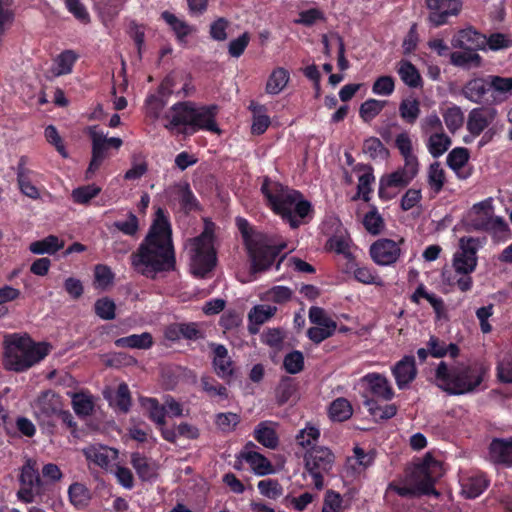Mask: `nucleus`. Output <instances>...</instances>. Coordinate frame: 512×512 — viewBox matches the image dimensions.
Masks as SVG:
<instances>
[{"instance_id":"obj_14","label":"nucleus","mask_w":512,"mask_h":512,"mask_svg":"<svg viewBox=\"0 0 512 512\" xmlns=\"http://www.w3.org/2000/svg\"><path fill=\"white\" fill-rule=\"evenodd\" d=\"M480 238L462 237L459 240V249L453 256L455 273H472L477 266V252L482 247Z\"/></svg>"},{"instance_id":"obj_13","label":"nucleus","mask_w":512,"mask_h":512,"mask_svg":"<svg viewBox=\"0 0 512 512\" xmlns=\"http://www.w3.org/2000/svg\"><path fill=\"white\" fill-rule=\"evenodd\" d=\"M19 482L17 497L24 503H32L43 494V482L34 461L27 460L23 465Z\"/></svg>"},{"instance_id":"obj_8","label":"nucleus","mask_w":512,"mask_h":512,"mask_svg":"<svg viewBox=\"0 0 512 512\" xmlns=\"http://www.w3.org/2000/svg\"><path fill=\"white\" fill-rule=\"evenodd\" d=\"M88 135L91 138L92 156L85 173L87 180L91 179L94 173L101 167L103 162L111 156V150L118 151L123 144L119 137H108L97 126L88 128Z\"/></svg>"},{"instance_id":"obj_1","label":"nucleus","mask_w":512,"mask_h":512,"mask_svg":"<svg viewBox=\"0 0 512 512\" xmlns=\"http://www.w3.org/2000/svg\"><path fill=\"white\" fill-rule=\"evenodd\" d=\"M131 264L138 273L151 279L175 269L172 228L163 209H157L146 237L131 255Z\"/></svg>"},{"instance_id":"obj_30","label":"nucleus","mask_w":512,"mask_h":512,"mask_svg":"<svg viewBox=\"0 0 512 512\" xmlns=\"http://www.w3.org/2000/svg\"><path fill=\"white\" fill-rule=\"evenodd\" d=\"M489 454L495 462L512 466V438L494 439L490 444Z\"/></svg>"},{"instance_id":"obj_3","label":"nucleus","mask_w":512,"mask_h":512,"mask_svg":"<svg viewBox=\"0 0 512 512\" xmlns=\"http://www.w3.org/2000/svg\"><path fill=\"white\" fill-rule=\"evenodd\" d=\"M261 191L272 210L287 221L292 228H297L311 211V204L303 199L296 190L279 182L265 178Z\"/></svg>"},{"instance_id":"obj_35","label":"nucleus","mask_w":512,"mask_h":512,"mask_svg":"<svg viewBox=\"0 0 512 512\" xmlns=\"http://www.w3.org/2000/svg\"><path fill=\"white\" fill-rule=\"evenodd\" d=\"M162 18L174 31L179 43L185 45L187 43L186 37L193 32V27L168 11L162 13Z\"/></svg>"},{"instance_id":"obj_28","label":"nucleus","mask_w":512,"mask_h":512,"mask_svg":"<svg viewBox=\"0 0 512 512\" xmlns=\"http://www.w3.org/2000/svg\"><path fill=\"white\" fill-rule=\"evenodd\" d=\"M424 138L426 148L433 158H439L444 155L452 145V140L445 131Z\"/></svg>"},{"instance_id":"obj_46","label":"nucleus","mask_w":512,"mask_h":512,"mask_svg":"<svg viewBox=\"0 0 512 512\" xmlns=\"http://www.w3.org/2000/svg\"><path fill=\"white\" fill-rule=\"evenodd\" d=\"M395 145L404 158V162L413 165H419L416 155L413 153L412 141L407 132L396 136Z\"/></svg>"},{"instance_id":"obj_9","label":"nucleus","mask_w":512,"mask_h":512,"mask_svg":"<svg viewBox=\"0 0 512 512\" xmlns=\"http://www.w3.org/2000/svg\"><path fill=\"white\" fill-rule=\"evenodd\" d=\"M434 480L425 464L418 465L412 471L408 480L403 484H390L387 488V496L396 493L401 497H415L438 493L434 489Z\"/></svg>"},{"instance_id":"obj_20","label":"nucleus","mask_w":512,"mask_h":512,"mask_svg":"<svg viewBox=\"0 0 512 512\" xmlns=\"http://www.w3.org/2000/svg\"><path fill=\"white\" fill-rule=\"evenodd\" d=\"M397 387L400 390L407 389L417 376L415 358L404 356L391 369Z\"/></svg>"},{"instance_id":"obj_45","label":"nucleus","mask_w":512,"mask_h":512,"mask_svg":"<svg viewBox=\"0 0 512 512\" xmlns=\"http://www.w3.org/2000/svg\"><path fill=\"white\" fill-rule=\"evenodd\" d=\"M354 278L365 285L384 286L383 279L374 271L373 268L367 266L354 265L352 269Z\"/></svg>"},{"instance_id":"obj_7","label":"nucleus","mask_w":512,"mask_h":512,"mask_svg":"<svg viewBox=\"0 0 512 512\" xmlns=\"http://www.w3.org/2000/svg\"><path fill=\"white\" fill-rule=\"evenodd\" d=\"M237 227L245 238L246 245L251 257V269L253 273L268 269L275 261L279 252L286 247L281 244L278 248L267 243L262 235L250 236L251 227L244 218L236 219Z\"/></svg>"},{"instance_id":"obj_49","label":"nucleus","mask_w":512,"mask_h":512,"mask_svg":"<svg viewBox=\"0 0 512 512\" xmlns=\"http://www.w3.org/2000/svg\"><path fill=\"white\" fill-rule=\"evenodd\" d=\"M143 407L147 410L149 418L158 426L165 424L166 411L164 404L161 405L154 398H146L142 401Z\"/></svg>"},{"instance_id":"obj_15","label":"nucleus","mask_w":512,"mask_h":512,"mask_svg":"<svg viewBox=\"0 0 512 512\" xmlns=\"http://www.w3.org/2000/svg\"><path fill=\"white\" fill-rule=\"evenodd\" d=\"M32 407L36 418L41 424L53 426L57 414L61 412L63 403L57 393L52 390H46L37 397Z\"/></svg>"},{"instance_id":"obj_57","label":"nucleus","mask_w":512,"mask_h":512,"mask_svg":"<svg viewBox=\"0 0 512 512\" xmlns=\"http://www.w3.org/2000/svg\"><path fill=\"white\" fill-rule=\"evenodd\" d=\"M277 308L272 305H257L249 312V320L257 325L268 321L276 313Z\"/></svg>"},{"instance_id":"obj_48","label":"nucleus","mask_w":512,"mask_h":512,"mask_svg":"<svg viewBox=\"0 0 512 512\" xmlns=\"http://www.w3.org/2000/svg\"><path fill=\"white\" fill-rule=\"evenodd\" d=\"M386 101L370 98L364 101L359 109V115L364 122L372 121L381 113L386 105Z\"/></svg>"},{"instance_id":"obj_61","label":"nucleus","mask_w":512,"mask_h":512,"mask_svg":"<svg viewBox=\"0 0 512 512\" xmlns=\"http://www.w3.org/2000/svg\"><path fill=\"white\" fill-rule=\"evenodd\" d=\"M395 90V80L393 77L383 75L378 77L372 86V92L378 96H390Z\"/></svg>"},{"instance_id":"obj_24","label":"nucleus","mask_w":512,"mask_h":512,"mask_svg":"<svg viewBox=\"0 0 512 512\" xmlns=\"http://www.w3.org/2000/svg\"><path fill=\"white\" fill-rule=\"evenodd\" d=\"M396 72L401 81L410 89L423 87V79L416 68L409 60L401 59L396 64Z\"/></svg>"},{"instance_id":"obj_43","label":"nucleus","mask_w":512,"mask_h":512,"mask_svg":"<svg viewBox=\"0 0 512 512\" xmlns=\"http://www.w3.org/2000/svg\"><path fill=\"white\" fill-rule=\"evenodd\" d=\"M250 109L253 112L252 133L257 135L263 134L270 125V118L266 114L265 106L252 102Z\"/></svg>"},{"instance_id":"obj_32","label":"nucleus","mask_w":512,"mask_h":512,"mask_svg":"<svg viewBox=\"0 0 512 512\" xmlns=\"http://www.w3.org/2000/svg\"><path fill=\"white\" fill-rule=\"evenodd\" d=\"M242 458L249 464L252 471L258 476L268 475L273 472L271 462L262 454L256 451L245 450L242 453Z\"/></svg>"},{"instance_id":"obj_64","label":"nucleus","mask_w":512,"mask_h":512,"mask_svg":"<svg viewBox=\"0 0 512 512\" xmlns=\"http://www.w3.org/2000/svg\"><path fill=\"white\" fill-rule=\"evenodd\" d=\"M283 365L285 370L290 374L299 373L304 366V357L300 351H293L284 358Z\"/></svg>"},{"instance_id":"obj_56","label":"nucleus","mask_w":512,"mask_h":512,"mask_svg":"<svg viewBox=\"0 0 512 512\" xmlns=\"http://www.w3.org/2000/svg\"><path fill=\"white\" fill-rule=\"evenodd\" d=\"M497 377L502 383H512V352L505 353L497 362Z\"/></svg>"},{"instance_id":"obj_23","label":"nucleus","mask_w":512,"mask_h":512,"mask_svg":"<svg viewBox=\"0 0 512 512\" xmlns=\"http://www.w3.org/2000/svg\"><path fill=\"white\" fill-rule=\"evenodd\" d=\"M370 392L377 398L389 401L394 397L391 383L386 376L379 373H368L363 378Z\"/></svg>"},{"instance_id":"obj_36","label":"nucleus","mask_w":512,"mask_h":512,"mask_svg":"<svg viewBox=\"0 0 512 512\" xmlns=\"http://www.w3.org/2000/svg\"><path fill=\"white\" fill-rule=\"evenodd\" d=\"M31 171L25 168V159L21 158L17 167V180L18 185L23 194L31 199H38L40 197L39 190L30 181Z\"/></svg>"},{"instance_id":"obj_51","label":"nucleus","mask_w":512,"mask_h":512,"mask_svg":"<svg viewBox=\"0 0 512 512\" xmlns=\"http://www.w3.org/2000/svg\"><path fill=\"white\" fill-rule=\"evenodd\" d=\"M362 223L367 232L372 235H378L384 229V220L376 207H372L371 210L364 215Z\"/></svg>"},{"instance_id":"obj_62","label":"nucleus","mask_w":512,"mask_h":512,"mask_svg":"<svg viewBox=\"0 0 512 512\" xmlns=\"http://www.w3.org/2000/svg\"><path fill=\"white\" fill-rule=\"evenodd\" d=\"M111 404L122 412H127L131 405L130 393L127 384L118 386L115 396L110 400Z\"/></svg>"},{"instance_id":"obj_11","label":"nucleus","mask_w":512,"mask_h":512,"mask_svg":"<svg viewBox=\"0 0 512 512\" xmlns=\"http://www.w3.org/2000/svg\"><path fill=\"white\" fill-rule=\"evenodd\" d=\"M334 460V454L325 446H318L305 453V470L312 477L313 484L317 489L323 487V478L331 471Z\"/></svg>"},{"instance_id":"obj_59","label":"nucleus","mask_w":512,"mask_h":512,"mask_svg":"<svg viewBox=\"0 0 512 512\" xmlns=\"http://www.w3.org/2000/svg\"><path fill=\"white\" fill-rule=\"evenodd\" d=\"M469 159V152L466 148H454L447 156L448 166L454 170L459 171L465 166Z\"/></svg>"},{"instance_id":"obj_5","label":"nucleus","mask_w":512,"mask_h":512,"mask_svg":"<svg viewBox=\"0 0 512 512\" xmlns=\"http://www.w3.org/2000/svg\"><path fill=\"white\" fill-rule=\"evenodd\" d=\"M4 367L7 370L23 372L44 359L49 353L45 343H32L29 339L10 336L5 340Z\"/></svg>"},{"instance_id":"obj_52","label":"nucleus","mask_w":512,"mask_h":512,"mask_svg":"<svg viewBox=\"0 0 512 512\" xmlns=\"http://www.w3.org/2000/svg\"><path fill=\"white\" fill-rule=\"evenodd\" d=\"M428 184L435 194H438L442 190L445 184V171L439 162H434L429 166Z\"/></svg>"},{"instance_id":"obj_58","label":"nucleus","mask_w":512,"mask_h":512,"mask_svg":"<svg viewBox=\"0 0 512 512\" xmlns=\"http://www.w3.org/2000/svg\"><path fill=\"white\" fill-rule=\"evenodd\" d=\"M73 409L79 416H88L92 413L94 403L89 395L78 393L72 399Z\"/></svg>"},{"instance_id":"obj_22","label":"nucleus","mask_w":512,"mask_h":512,"mask_svg":"<svg viewBox=\"0 0 512 512\" xmlns=\"http://www.w3.org/2000/svg\"><path fill=\"white\" fill-rule=\"evenodd\" d=\"M213 352V368L222 379L228 380L233 376L234 364L229 356L227 348L222 344H211Z\"/></svg>"},{"instance_id":"obj_39","label":"nucleus","mask_w":512,"mask_h":512,"mask_svg":"<svg viewBox=\"0 0 512 512\" xmlns=\"http://www.w3.org/2000/svg\"><path fill=\"white\" fill-rule=\"evenodd\" d=\"M429 353L434 358H442L446 355L456 357L459 354V348L454 343L447 344L435 336H431L427 342Z\"/></svg>"},{"instance_id":"obj_19","label":"nucleus","mask_w":512,"mask_h":512,"mask_svg":"<svg viewBox=\"0 0 512 512\" xmlns=\"http://www.w3.org/2000/svg\"><path fill=\"white\" fill-rule=\"evenodd\" d=\"M89 463H93L105 470L113 472L115 461L118 458V451L116 449L103 446L91 445L83 449Z\"/></svg>"},{"instance_id":"obj_50","label":"nucleus","mask_w":512,"mask_h":512,"mask_svg":"<svg viewBox=\"0 0 512 512\" xmlns=\"http://www.w3.org/2000/svg\"><path fill=\"white\" fill-rule=\"evenodd\" d=\"M419 127L423 137L444 131L442 120L436 112H432L423 117Z\"/></svg>"},{"instance_id":"obj_37","label":"nucleus","mask_w":512,"mask_h":512,"mask_svg":"<svg viewBox=\"0 0 512 512\" xmlns=\"http://www.w3.org/2000/svg\"><path fill=\"white\" fill-rule=\"evenodd\" d=\"M64 247V241L55 235H49L42 240L32 242L29 250L33 254H54Z\"/></svg>"},{"instance_id":"obj_55","label":"nucleus","mask_w":512,"mask_h":512,"mask_svg":"<svg viewBox=\"0 0 512 512\" xmlns=\"http://www.w3.org/2000/svg\"><path fill=\"white\" fill-rule=\"evenodd\" d=\"M309 320L317 327H324L330 330H336V322L330 318L324 309L313 306L309 309Z\"/></svg>"},{"instance_id":"obj_16","label":"nucleus","mask_w":512,"mask_h":512,"mask_svg":"<svg viewBox=\"0 0 512 512\" xmlns=\"http://www.w3.org/2000/svg\"><path fill=\"white\" fill-rule=\"evenodd\" d=\"M430 10L428 22L439 27L448 22L450 16H457L462 9V0H425Z\"/></svg>"},{"instance_id":"obj_40","label":"nucleus","mask_w":512,"mask_h":512,"mask_svg":"<svg viewBox=\"0 0 512 512\" xmlns=\"http://www.w3.org/2000/svg\"><path fill=\"white\" fill-rule=\"evenodd\" d=\"M450 60L454 66L465 69L476 68L481 65L480 55L473 50L462 49V51L453 52Z\"/></svg>"},{"instance_id":"obj_4","label":"nucleus","mask_w":512,"mask_h":512,"mask_svg":"<svg viewBox=\"0 0 512 512\" xmlns=\"http://www.w3.org/2000/svg\"><path fill=\"white\" fill-rule=\"evenodd\" d=\"M488 371L489 366L480 361L452 367L442 361L436 369L435 382L440 389L451 395L468 394L480 386Z\"/></svg>"},{"instance_id":"obj_41","label":"nucleus","mask_w":512,"mask_h":512,"mask_svg":"<svg viewBox=\"0 0 512 512\" xmlns=\"http://www.w3.org/2000/svg\"><path fill=\"white\" fill-rule=\"evenodd\" d=\"M442 117L448 131L452 134H455L464 124V113L462 109L455 104H451L443 110Z\"/></svg>"},{"instance_id":"obj_31","label":"nucleus","mask_w":512,"mask_h":512,"mask_svg":"<svg viewBox=\"0 0 512 512\" xmlns=\"http://www.w3.org/2000/svg\"><path fill=\"white\" fill-rule=\"evenodd\" d=\"M320 438V430L318 427L312 425L311 423H307L304 428L298 431L295 437L296 444L308 453L316 446L318 440Z\"/></svg>"},{"instance_id":"obj_38","label":"nucleus","mask_w":512,"mask_h":512,"mask_svg":"<svg viewBox=\"0 0 512 512\" xmlns=\"http://www.w3.org/2000/svg\"><path fill=\"white\" fill-rule=\"evenodd\" d=\"M117 347H125L132 349H149L153 345L152 335L148 332L142 334H132L115 340Z\"/></svg>"},{"instance_id":"obj_33","label":"nucleus","mask_w":512,"mask_h":512,"mask_svg":"<svg viewBox=\"0 0 512 512\" xmlns=\"http://www.w3.org/2000/svg\"><path fill=\"white\" fill-rule=\"evenodd\" d=\"M254 438L269 449L276 448L279 442L274 424L269 421H263L256 426Z\"/></svg>"},{"instance_id":"obj_2","label":"nucleus","mask_w":512,"mask_h":512,"mask_svg":"<svg viewBox=\"0 0 512 512\" xmlns=\"http://www.w3.org/2000/svg\"><path fill=\"white\" fill-rule=\"evenodd\" d=\"M217 106H197L190 101L178 102L163 115L164 127L171 132L193 134L198 130L219 133Z\"/></svg>"},{"instance_id":"obj_60","label":"nucleus","mask_w":512,"mask_h":512,"mask_svg":"<svg viewBox=\"0 0 512 512\" xmlns=\"http://www.w3.org/2000/svg\"><path fill=\"white\" fill-rule=\"evenodd\" d=\"M113 227L127 236H134L139 230V221L135 214L130 212L124 220H117Z\"/></svg>"},{"instance_id":"obj_53","label":"nucleus","mask_w":512,"mask_h":512,"mask_svg":"<svg viewBox=\"0 0 512 512\" xmlns=\"http://www.w3.org/2000/svg\"><path fill=\"white\" fill-rule=\"evenodd\" d=\"M363 152L372 159L383 160L388 156V150L377 137H370L364 141Z\"/></svg>"},{"instance_id":"obj_10","label":"nucleus","mask_w":512,"mask_h":512,"mask_svg":"<svg viewBox=\"0 0 512 512\" xmlns=\"http://www.w3.org/2000/svg\"><path fill=\"white\" fill-rule=\"evenodd\" d=\"M465 223L469 229L476 231L506 226L502 217L494 216L493 198L491 197L474 204L465 216Z\"/></svg>"},{"instance_id":"obj_25","label":"nucleus","mask_w":512,"mask_h":512,"mask_svg":"<svg viewBox=\"0 0 512 512\" xmlns=\"http://www.w3.org/2000/svg\"><path fill=\"white\" fill-rule=\"evenodd\" d=\"M462 494L467 498H476L488 487V480L482 473H473L461 478Z\"/></svg>"},{"instance_id":"obj_42","label":"nucleus","mask_w":512,"mask_h":512,"mask_svg":"<svg viewBox=\"0 0 512 512\" xmlns=\"http://www.w3.org/2000/svg\"><path fill=\"white\" fill-rule=\"evenodd\" d=\"M420 113V102L416 98H404L399 104V115L408 124H414L419 118Z\"/></svg>"},{"instance_id":"obj_47","label":"nucleus","mask_w":512,"mask_h":512,"mask_svg":"<svg viewBox=\"0 0 512 512\" xmlns=\"http://www.w3.org/2000/svg\"><path fill=\"white\" fill-rule=\"evenodd\" d=\"M352 413V406L345 398H337L329 408V415L333 421H345L351 417Z\"/></svg>"},{"instance_id":"obj_18","label":"nucleus","mask_w":512,"mask_h":512,"mask_svg":"<svg viewBox=\"0 0 512 512\" xmlns=\"http://www.w3.org/2000/svg\"><path fill=\"white\" fill-rule=\"evenodd\" d=\"M401 250L393 240L379 239L370 247V256L372 260L380 266H389L394 264L400 257Z\"/></svg>"},{"instance_id":"obj_63","label":"nucleus","mask_w":512,"mask_h":512,"mask_svg":"<svg viewBox=\"0 0 512 512\" xmlns=\"http://www.w3.org/2000/svg\"><path fill=\"white\" fill-rule=\"evenodd\" d=\"M257 487L259 492L269 499H277L283 494L281 485L273 479L261 480L258 482Z\"/></svg>"},{"instance_id":"obj_27","label":"nucleus","mask_w":512,"mask_h":512,"mask_svg":"<svg viewBox=\"0 0 512 512\" xmlns=\"http://www.w3.org/2000/svg\"><path fill=\"white\" fill-rule=\"evenodd\" d=\"M290 81V73L284 67H276L269 74L266 84L265 92L268 95L280 94L288 85Z\"/></svg>"},{"instance_id":"obj_54","label":"nucleus","mask_w":512,"mask_h":512,"mask_svg":"<svg viewBox=\"0 0 512 512\" xmlns=\"http://www.w3.org/2000/svg\"><path fill=\"white\" fill-rule=\"evenodd\" d=\"M100 192L101 188L99 186L90 184L74 189L71 193V197L77 204H88Z\"/></svg>"},{"instance_id":"obj_12","label":"nucleus","mask_w":512,"mask_h":512,"mask_svg":"<svg viewBox=\"0 0 512 512\" xmlns=\"http://www.w3.org/2000/svg\"><path fill=\"white\" fill-rule=\"evenodd\" d=\"M419 165L404 162L403 167L396 171L383 175L379 181V197L383 200H390L397 194V190L407 186L418 174Z\"/></svg>"},{"instance_id":"obj_34","label":"nucleus","mask_w":512,"mask_h":512,"mask_svg":"<svg viewBox=\"0 0 512 512\" xmlns=\"http://www.w3.org/2000/svg\"><path fill=\"white\" fill-rule=\"evenodd\" d=\"M131 464L136 470L139 478H141L143 481H149L156 477L157 466L155 462L140 455L139 453L132 454Z\"/></svg>"},{"instance_id":"obj_26","label":"nucleus","mask_w":512,"mask_h":512,"mask_svg":"<svg viewBox=\"0 0 512 512\" xmlns=\"http://www.w3.org/2000/svg\"><path fill=\"white\" fill-rule=\"evenodd\" d=\"M490 90L489 77L474 78L468 81L462 88V95L469 101L480 104L484 96Z\"/></svg>"},{"instance_id":"obj_29","label":"nucleus","mask_w":512,"mask_h":512,"mask_svg":"<svg viewBox=\"0 0 512 512\" xmlns=\"http://www.w3.org/2000/svg\"><path fill=\"white\" fill-rule=\"evenodd\" d=\"M77 59L78 54L73 50H64L54 58L50 68L51 75L59 77L70 74Z\"/></svg>"},{"instance_id":"obj_6","label":"nucleus","mask_w":512,"mask_h":512,"mask_svg":"<svg viewBox=\"0 0 512 512\" xmlns=\"http://www.w3.org/2000/svg\"><path fill=\"white\" fill-rule=\"evenodd\" d=\"M190 258V270L196 277H204L216 265L213 225L206 224L204 231L186 244Z\"/></svg>"},{"instance_id":"obj_44","label":"nucleus","mask_w":512,"mask_h":512,"mask_svg":"<svg viewBox=\"0 0 512 512\" xmlns=\"http://www.w3.org/2000/svg\"><path fill=\"white\" fill-rule=\"evenodd\" d=\"M68 495L71 504L78 509L86 507L91 498L88 488L78 482L69 486Z\"/></svg>"},{"instance_id":"obj_21","label":"nucleus","mask_w":512,"mask_h":512,"mask_svg":"<svg viewBox=\"0 0 512 512\" xmlns=\"http://www.w3.org/2000/svg\"><path fill=\"white\" fill-rule=\"evenodd\" d=\"M487 37L472 28L459 31L452 39V46L465 50H485Z\"/></svg>"},{"instance_id":"obj_17","label":"nucleus","mask_w":512,"mask_h":512,"mask_svg":"<svg viewBox=\"0 0 512 512\" xmlns=\"http://www.w3.org/2000/svg\"><path fill=\"white\" fill-rule=\"evenodd\" d=\"M498 118V111L491 106L473 108L467 118L466 128L473 137L479 136Z\"/></svg>"}]
</instances>
